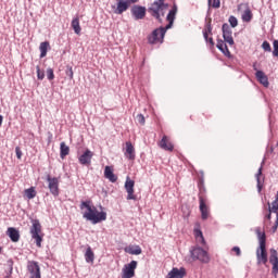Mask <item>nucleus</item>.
<instances>
[{"label":"nucleus","instance_id":"obj_1","mask_svg":"<svg viewBox=\"0 0 278 278\" xmlns=\"http://www.w3.org/2000/svg\"><path fill=\"white\" fill-rule=\"evenodd\" d=\"M175 16H177V5H174L166 16V21H168V24L165 27L154 29L152 34L149 35L148 41L150 45H162V42H164V36H166V30L173 27V23H175Z\"/></svg>","mask_w":278,"mask_h":278},{"label":"nucleus","instance_id":"obj_2","mask_svg":"<svg viewBox=\"0 0 278 278\" xmlns=\"http://www.w3.org/2000/svg\"><path fill=\"white\" fill-rule=\"evenodd\" d=\"M80 210H86L83 213V218L86 220H90L92 225H97L99 223H103V220H108V213L99 212L97 206L92 205V201H83L80 203Z\"/></svg>","mask_w":278,"mask_h":278},{"label":"nucleus","instance_id":"obj_3","mask_svg":"<svg viewBox=\"0 0 278 278\" xmlns=\"http://www.w3.org/2000/svg\"><path fill=\"white\" fill-rule=\"evenodd\" d=\"M255 232L260 243V247L256 250L257 264H267L268 253L266 252V232L262 231V228H256Z\"/></svg>","mask_w":278,"mask_h":278},{"label":"nucleus","instance_id":"obj_4","mask_svg":"<svg viewBox=\"0 0 278 278\" xmlns=\"http://www.w3.org/2000/svg\"><path fill=\"white\" fill-rule=\"evenodd\" d=\"M164 1L165 0L154 1L148 10L151 16L156 18V21L160 23H162V17H164V14L168 12V4L164 3Z\"/></svg>","mask_w":278,"mask_h":278},{"label":"nucleus","instance_id":"obj_5","mask_svg":"<svg viewBox=\"0 0 278 278\" xmlns=\"http://www.w3.org/2000/svg\"><path fill=\"white\" fill-rule=\"evenodd\" d=\"M199 203L202 220H207L210 218V207L207 206V198L205 197V187L203 185L199 186Z\"/></svg>","mask_w":278,"mask_h":278},{"label":"nucleus","instance_id":"obj_6","mask_svg":"<svg viewBox=\"0 0 278 278\" xmlns=\"http://www.w3.org/2000/svg\"><path fill=\"white\" fill-rule=\"evenodd\" d=\"M30 235L33 240H35L38 249H40V247H42V238L45 235L42 233V225H40V222L38 219L33 220V225L30 227Z\"/></svg>","mask_w":278,"mask_h":278},{"label":"nucleus","instance_id":"obj_7","mask_svg":"<svg viewBox=\"0 0 278 278\" xmlns=\"http://www.w3.org/2000/svg\"><path fill=\"white\" fill-rule=\"evenodd\" d=\"M192 260H199L202 264H210V254L202 248H194L191 250Z\"/></svg>","mask_w":278,"mask_h":278},{"label":"nucleus","instance_id":"obj_8","mask_svg":"<svg viewBox=\"0 0 278 278\" xmlns=\"http://www.w3.org/2000/svg\"><path fill=\"white\" fill-rule=\"evenodd\" d=\"M48 188L53 197H60V178L47 176Z\"/></svg>","mask_w":278,"mask_h":278},{"label":"nucleus","instance_id":"obj_9","mask_svg":"<svg viewBox=\"0 0 278 278\" xmlns=\"http://www.w3.org/2000/svg\"><path fill=\"white\" fill-rule=\"evenodd\" d=\"M136 186V181L131 180L129 176H127L125 181V190L127 192V201H136L137 197L134 194L135 190L134 187Z\"/></svg>","mask_w":278,"mask_h":278},{"label":"nucleus","instance_id":"obj_10","mask_svg":"<svg viewBox=\"0 0 278 278\" xmlns=\"http://www.w3.org/2000/svg\"><path fill=\"white\" fill-rule=\"evenodd\" d=\"M136 268H138V262L131 261L129 264L125 265L123 269L122 278H132L136 275Z\"/></svg>","mask_w":278,"mask_h":278},{"label":"nucleus","instance_id":"obj_11","mask_svg":"<svg viewBox=\"0 0 278 278\" xmlns=\"http://www.w3.org/2000/svg\"><path fill=\"white\" fill-rule=\"evenodd\" d=\"M27 270L30 274V278H41L40 276V265L36 261H28Z\"/></svg>","mask_w":278,"mask_h":278},{"label":"nucleus","instance_id":"obj_12","mask_svg":"<svg viewBox=\"0 0 278 278\" xmlns=\"http://www.w3.org/2000/svg\"><path fill=\"white\" fill-rule=\"evenodd\" d=\"M94 156V153L90 150H86L79 157L78 162L83 166H90L92 164V157Z\"/></svg>","mask_w":278,"mask_h":278},{"label":"nucleus","instance_id":"obj_13","mask_svg":"<svg viewBox=\"0 0 278 278\" xmlns=\"http://www.w3.org/2000/svg\"><path fill=\"white\" fill-rule=\"evenodd\" d=\"M131 14L135 17L136 21H142L144 16H147V8L135 5L131 9Z\"/></svg>","mask_w":278,"mask_h":278},{"label":"nucleus","instance_id":"obj_14","mask_svg":"<svg viewBox=\"0 0 278 278\" xmlns=\"http://www.w3.org/2000/svg\"><path fill=\"white\" fill-rule=\"evenodd\" d=\"M117 7L114 10V14H123V12H127L129 10L130 1L129 0H116Z\"/></svg>","mask_w":278,"mask_h":278},{"label":"nucleus","instance_id":"obj_15","mask_svg":"<svg viewBox=\"0 0 278 278\" xmlns=\"http://www.w3.org/2000/svg\"><path fill=\"white\" fill-rule=\"evenodd\" d=\"M159 147L163 149V151H173V149H175V146H173V142H170L166 135H164L159 142Z\"/></svg>","mask_w":278,"mask_h":278},{"label":"nucleus","instance_id":"obj_16","mask_svg":"<svg viewBox=\"0 0 278 278\" xmlns=\"http://www.w3.org/2000/svg\"><path fill=\"white\" fill-rule=\"evenodd\" d=\"M186 277V268L174 267L166 276V278H184Z\"/></svg>","mask_w":278,"mask_h":278},{"label":"nucleus","instance_id":"obj_17","mask_svg":"<svg viewBox=\"0 0 278 278\" xmlns=\"http://www.w3.org/2000/svg\"><path fill=\"white\" fill-rule=\"evenodd\" d=\"M124 155L127 160H136V149L131 141L126 142V151L124 152Z\"/></svg>","mask_w":278,"mask_h":278},{"label":"nucleus","instance_id":"obj_18","mask_svg":"<svg viewBox=\"0 0 278 278\" xmlns=\"http://www.w3.org/2000/svg\"><path fill=\"white\" fill-rule=\"evenodd\" d=\"M223 37L225 42L228 45H233V36H231V30L229 29V25L224 24L223 25Z\"/></svg>","mask_w":278,"mask_h":278},{"label":"nucleus","instance_id":"obj_19","mask_svg":"<svg viewBox=\"0 0 278 278\" xmlns=\"http://www.w3.org/2000/svg\"><path fill=\"white\" fill-rule=\"evenodd\" d=\"M104 177L105 179H109L112 184H116L118 180V177L114 175V168L112 166H105L104 168Z\"/></svg>","mask_w":278,"mask_h":278},{"label":"nucleus","instance_id":"obj_20","mask_svg":"<svg viewBox=\"0 0 278 278\" xmlns=\"http://www.w3.org/2000/svg\"><path fill=\"white\" fill-rule=\"evenodd\" d=\"M255 77L257 81H260V84H262V86H264L265 88H268V86H270V83H268V76H266L263 71H256Z\"/></svg>","mask_w":278,"mask_h":278},{"label":"nucleus","instance_id":"obj_21","mask_svg":"<svg viewBox=\"0 0 278 278\" xmlns=\"http://www.w3.org/2000/svg\"><path fill=\"white\" fill-rule=\"evenodd\" d=\"M245 10L241 14V18L243 23H251L253 21V12L251 11V8H249V4H244Z\"/></svg>","mask_w":278,"mask_h":278},{"label":"nucleus","instance_id":"obj_22","mask_svg":"<svg viewBox=\"0 0 278 278\" xmlns=\"http://www.w3.org/2000/svg\"><path fill=\"white\" fill-rule=\"evenodd\" d=\"M7 233L9 238H11L12 242H18V240H21V233L18 232V230H16V228H8Z\"/></svg>","mask_w":278,"mask_h":278},{"label":"nucleus","instance_id":"obj_23","mask_svg":"<svg viewBox=\"0 0 278 278\" xmlns=\"http://www.w3.org/2000/svg\"><path fill=\"white\" fill-rule=\"evenodd\" d=\"M211 34H212V26L208 25L203 30V37H204L205 41L210 43L211 47H214V38L210 37Z\"/></svg>","mask_w":278,"mask_h":278},{"label":"nucleus","instance_id":"obj_24","mask_svg":"<svg viewBox=\"0 0 278 278\" xmlns=\"http://www.w3.org/2000/svg\"><path fill=\"white\" fill-rule=\"evenodd\" d=\"M71 153V148L66 146V142H61L60 143V157L61 160H64L66 155Z\"/></svg>","mask_w":278,"mask_h":278},{"label":"nucleus","instance_id":"obj_25","mask_svg":"<svg viewBox=\"0 0 278 278\" xmlns=\"http://www.w3.org/2000/svg\"><path fill=\"white\" fill-rule=\"evenodd\" d=\"M72 28L77 36L81 34V26L79 25V16H76L72 20Z\"/></svg>","mask_w":278,"mask_h":278},{"label":"nucleus","instance_id":"obj_26","mask_svg":"<svg viewBox=\"0 0 278 278\" xmlns=\"http://www.w3.org/2000/svg\"><path fill=\"white\" fill-rule=\"evenodd\" d=\"M126 253H129V255H140L142 253V248H140V245H129L126 248Z\"/></svg>","mask_w":278,"mask_h":278},{"label":"nucleus","instance_id":"obj_27","mask_svg":"<svg viewBox=\"0 0 278 278\" xmlns=\"http://www.w3.org/2000/svg\"><path fill=\"white\" fill-rule=\"evenodd\" d=\"M194 236H195L197 242H199V244H202V247H205V238L203 237V231H201V229L199 228H195Z\"/></svg>","mask_w":278,"mask_h":278},{"label":"nucleus","instance_id":"obj_28","mask_svg":"<svg viewBox=\"0 0 278 278\" xmlns=\"http://www.w3.org/2000/svg\"><path fill=\"white\" fill-rule=\"evenodd\" d=\"M269 263L271 264L273 268L278 265V253L275 249L270 250Z\"/></svg>","mask_w":278,"mask_h":278},{"label":"nucleus","instance_id":"obj_29","mask_svg":"<svg viewBox=\"0 0 278 278\" xmlns=\"http://www.w3.org/2000/svg\"><path fill=\"white\" fill-rule=\"evenodd\" d=\"M217 49H219V51H222V53H224V55H228L229 54V48H227V43H225V41L223 40H217Z\"/></svg>","mask_w":278,"mask_h":278},{"label":"nucleus","instance_id":"obj_30","mask_svg":"<svg viewBox=\"0 0 278 278\" xmlns=\"http://www.w3.org/2000/svg\"><path fill=\"white\" fill-rule=\"evenodd\" d=\"M40 58H47V51H49V41H43L39 46Z\"/></svg>","mask_w":278,"mask_h":278},{"label":"nucleus","instance_id":"obj_31","mask_svg":"<svg viewBox=\"0 0 278 278\" xmlns=\"http://www.w3.org/2000/svg\"><path fill=\"white\" fill-rule=\"evenodd\" d=\"M85 260L88 263H93L94 262V252H92V248L88 247L87 251L85 253Z\"/></svg>","mask_w":278,"mask_h":278},{"label":"nucleus","instance_id":"obj_32","mask_svg":"<svg viewBox=\"0 0 278 278\" xmlns=\"http://www.w3.org/2000/svg\"><path fill=\"white\" fill-rule=\"evenodd\" d=\"M24 194L27 199L31 200V199H36V187H30L26 190H24Z\"/></svg>","mask_w":278,"mask_h":278},{"label":"nucleus","instance_id":"obj_33","mask_svg":"<svg viewBox=\"0 0 278 278\" xmlns=\"http://www.w3.org/2000/svg\"><path fill=\"white\" fill-rule=\"evenodd\" d=\"M260 177H262V167L258 168V172L256 174L258 192H262V181L260 180Z\"/></svg>","mask_w":278,"mask_h":278},{"label":"nucleus","instance_id":"obj_34","mask_svg":"<svg viewBox=\"0 0 278 278\" xmlns=\"http://www.w3.org/2000/svg\"><path fill=\"white\" fill-rule=\"evenodd\" d=\"M208 7L214 9L220 8V0H208Z\"/></svg>","mask_w":278,"mask_h":278},{"label":"nucleus","instance_id":"obj_35","mask_svg":"<svg viewBox=\"0 0 278 278\" xmlns=\"http://www.w3.org/2000/svg\"><path fill=\"white\" fill-rule=\"evenodd\" d=\"M46 73L49 81H53V79H55V74L53 73V68L49 67Z\"/></svg>","mask_w":278,"mask_h":278},{"label":"nucleus","instance_id":"obj_36","mask_svg":"<svg viewBox=\"0 0 278 278\" xmlns=\"http://www.w3.org/2000/svg\"><path fill=\"white\" fill-rule=\"evenodd\" d=\"M65 75H67V77H70V79H73V77H74L73 66H71V65L66 66Z\"/></svg>","mask_w":278,"mask_h":278},{"label":"nucleus","instance_id":"obj_37","mask_svg":"<svg viewBox=\"0 0 278 278\" xmlns=\"http://www.w3.org/2000/svg\"><path fill=\"white\" fill-rule=\"evenodd\" d=\"M36 71H37V79H45V72L40 71V65L36 66Z\"/></svg>","mask_w":278,"mask_h":278},{"label":"nucleus","instance_id":"obj_38","mask_svg":"<svg viewBox=\"0 0 278 278\" xmlns=\"http://www.w3.org/2000/svg\"><path fill=\"white\" fill-rule=\"evenodd\" d=\"M229 23H230L231 27H238V18L236 16L231 15L229 17Z\"/></svg>","mask_w":278,"mask_h":278},{"label":"nucleus","instance_id":"obj_39","mask_svg":"<svg viewBox=\"0 0 278 278\" xmlns=\"http://www.w3.org/2000/svg\"><path fill=\"white\" fill-rule=\"evenodd\" d=\"M262 49H264V51L270 52L271 51L270 43L268 41H264L262 43Z\"/></svg>","mask_w":278,"mask_h":278},{"label":"nucleus","instance_id":"obj_40","mask_svg":"<svg viewBox=\"0 0 278 278\" xmlns=\"http://www.w3.org/2000/svg\"><path fill=\"white\" fill-rule=\"evenodd\" d=\"M231 251H232V253H236V255H237L238 257H240V256L242 255V251L240 250V247H233V248L231 249Z\"/></svg>","mask_w":278,"mask_h":278},{"label":"nucleus","instance_id":"obj_41","mask_svg":"<svg viewBox=\"0 0 278 278\" xmlns=\"http://www.w3.org/2000/svg\"><path fill=\"white\" fill-rule=\"evenodd\" d=\"M137 122H138L140 125H144V123H146L144 115L138 114V115H137Z\"/></svg>","mask_w":278,"mask_h":278},{"label":"nucleus","instance_id":"obj_42","mask_svg":"<svg viewBox=\"0 0 278 278\" xmlns=\"http://www.w3.org/2000/svg\"><path fill=\"white\" fill-rule=\"evenodd\" d=\"M15 153H16L17 160H21L23 157V151H21V147L15 148Z\"/></svg>","mask_w":278,"mask_h":278},{"label":"nucleus","instance_id":"obj_43","mask_svg":"<svg viewBox=\"0 0 278 278\" xmlns=\"http://www.w3.org/2000/svg\"><path fill=\"white\" fill-rule=\"evenodd\" d=\"M265 218H266L267 220H270V219L273 218V211L268 210V214L265 215Z\"/></svg>","mask_w":278,"mask_h":278},{"label":"nucleus","instance_id":"obj_44","mask_svg":"<svg viewBox=\"0 0 278 278\" xmlns=\"http://www.w3.org/2000/svg\"><path fill=\"white\" fill-rule=\"evenodd\" d=\"M273 275H275V277L278 275V263L273 267Z\"/></svg>","mask_w":278,"mask_h":278},{"label":"nucleus","instance_id":"obj_45","mask_svg":"<svg viewBox=\"0 0 278 278\" xmlns=\"http://www.w3.org/2000/svg\"><path fill=\"white\" fill-rule=\"evenodd\" d=\"M1 125H3V116L2 115H0V127H1Z\"/></svg>","mask_w":278,"mask_h":278},{"label":"nucleus","instance_id":"obj_46","mask_svg":"<svg viewBox=\"0 0 278 278\" xmlns=\"http://www.w3.org/2000/svg\"><path fill=\"white\" fill-rule=\"evenodd\" d=\"M253 70L257 72V66L255 63L253 64Z\"/></svg>","mask_w":278,"mask_h":278}]
</instances>
